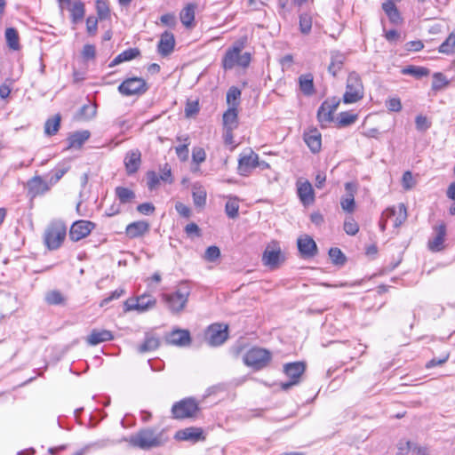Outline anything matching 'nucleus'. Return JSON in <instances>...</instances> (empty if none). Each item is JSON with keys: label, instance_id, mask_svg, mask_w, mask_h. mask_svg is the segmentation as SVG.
Returning a JSON list of instances; mask_svg holds the SVG:
<instances>
[{"label": "nucleus", "instance_id": "1", "mask_svg": "<svg viewBox=\"0 0 455 455\" xmlns=\"http://www.w3.org/2000/svg\"><path fill=\"white\" fill-rule=\"evenodd\" d=\"M247 36L239 38L231 47H229L221 60V66L224 70H230L234 68H247L251 61L250 52H242L247 44Z\"/></svg>", "mask_w": 455, "mask_h": 455}, {"label": "nucleus", "instance_id": "2", "mask_svg": "<svg viewBox=\"0 0 455 455\" xmlns=\"http://www.w3.org/2000/svg\"><path fill=\"white\" fill-rule=\"evenodd\" d=\"M129 443L133 447L142 450H149L163 444V435L152 428L140 429L129 438Z\"/></svg>", "mask_w": 455, "mask_h": 455}, {"label": "nucleus", "instance_id": "3", "mask_svg": "<svg viewBox=\"0 0 455 455\" xmlns=\"http://www.w3.org/2000/svg\"><path fill=\"white\" fill-rule=\"evenodd\" d=\"M67 235V227L60 220L51 222L44 234L45 246L51 250H57L60 247Z\"/></svg>", "mask_w": 455, "mask_h": 455}, {"label": "nucleus", "instance_id": "4", "mask_svg": "<svg viewBox=\"0 0 455 455\" xmlns=\"http://www.w3.org/2000/svg\"><path fill=\"white\" fill-rule=\"evenodd\" d=\"M363 84L358 73L352 71L348 74L346 92L342 100L346 104L356 103L363 98Z\"/></svg>", "mask_w": 455, "mask_h": 455}, {"label": "nucleus", "instance_id": "5", "mask_svg": "<svg viewBox=\"0 0 455 455\" xmlns=\"http://www.w3.org/2000/svg\"><path fill=\"white\" fill-rule=\"evenodd\" d=\"M190 294L189 286L184 283H181L175 292L164 294V299L172 313H180L182 311L188 302Z\"/></svg>", "mask_w": 455, "mask_h": 455}, {"label": "nucleus", "instance_id": "6", "mask_svg": "<svg viewBox=\"0 0 455 455\" xmlns=\"http://www.w3.org/2000/svg\"><path fill=\"white\" fill-rule=\"evenodd\" d=\"M156 305V299L147 293L140 296L129 298L124 302V311H137L138 313H145L154 308Z\"/></svg>", "mask_w": 455, "mask_h": 455}, {"label": "nucleus", "instance_id": "7", "mask_svg": "<svg viewBox=\"0 0 455 455\" xmlns=\"http://www.w3.org/2000/svg\"><path fill=\"white\" fill-rule=\"evenodd\" d=\"M271 360V353L261 347H252L243 355V363L254 370L265 368Z\"/></svg>", "mask_w": 455, "mask_h": 455}, {"label": "nucleus", "instance_id": "8", "mask_svg": "<svg viewBox=\"0 0 455 455\" xmlns=\"http://www.w3.org/2000/svg\"><path fill=\"white\" fill-rule=\"evenodd\" d=\"M148 90V84L146 80L138 76L126 78L118 86V92L124 96H140Z\"/></svg>", "mask_w": 455, "mask_h": 455}, {"label": "nucleus", "instance_id": "9", "mask_svg": "<svg viewBox=\"0 0 455 455\" xmlns=\"http://www.w3.org/2000/svg\"><path fill=\"white\" fill-rule=\"evenodd\" d=\"M199 410L198 403L194 398H185L172 405V413L174 419H181L196 417Z\"/></svg>", "mask_w": 455, "mask_h": 455}, {"label": "nucleus", "instance_id": "10", "mask_svg": "<svg viewBox=\"0 0 455 455\" xmlns=\"http://www.w3.org/2000/svg\"><path fill=\"white\" fill-rule=\"evenodd\" d=\"M61 12L67 10L73 24L81 22L85 15V5L81 0H57Z\"/></svg>", "mask_w": 455, "mask_h": 455}, {"label": "nucleus", "instance_id": "11", "mask_svg": "<svg viewBox=\"0 0 455 455\" xmlns=\"http://www.w3.org/2000/svg\"><path fill=\"white\" fill-rule=\"evenodd\" d=\"M306 365L302 362H294L289 363L283 365V372L289 377L291 379L286 382L281 383V387L283 390H289L293 386H296L299 383L300 378L305 372Z\"/></svg>", "mask_w": 455, "mask_h": 455}, {"label": "nucleus", "instance_id": "12", "mask_svg": "<svg viewBox=\"0 0 455 455\" xmlns=\"http://www.w3.org/2000/svg\"><path fill=\"white\" fill-rule=\"evenodd\" d=\"M262 261L270 268L277 267L283 261V256L277 242L273 241L267 244L262 255Z\"/></svg>", "mask_w": 455, "mask_h": 455}, {"label": "nucleus", "instance_id": "13", "mask_svg": "<svg viewBox=\"0 0 455 455\" xmlns=\"http://www.w3.org/2000/svg\"><path fill=\"white\" fill-rule=\"evenodd\" d=\"M228 337V325L214 323L208 327L205 338L211 346H220Z\"/></svg>", "mask_w": 455, "mask_h": 455}, {"label": "nucleus", "instance_id": "14", "mask_svg": "<svg viewBox=\"0 0 455 455\" xmlns=\"http://www.w3.org/2000/svg\"><path fill=\"white\" fill-rule=\"evenodd\" d=\"M175 45L176 39L174 34L169 30H165L160 35L156 50L161 57L166 58L174 52Z\"/></svg>", "mask_w": 455, "mask_h": 455}, {"label": "nucleus", "instance_id": "15", "mask_svg": "<svg viewBox=\"0 0 455 455\" xmlns=\"http://www.w3.org/2000/svg\"><path fill=\"white\" fill-rule=\"evenodd\" d=\"M95 228V224L89 220H77L74 222L69 230V238L77 242L86 237Z\"/></svg>", "mask_w": 455, "mask_h": 455}, {"label": "nucleus", "instance_id": "16", "mask_svg": "<svg viewBox=\"0 0 455 455\" xmlns=\"http://www.w3.org/2000/svg\"><path fill=\"white\" fill-rule=\"evenodd\" d=\"M197 4L196 3H188L180 10L179 18L183 27L188 30H192L196 26V12Z\"/></svg>", "mask_w": 455, "mask_h": 455}, {"label": "nucleus", "instance_id": "17", "mask_svg": "<svg viewBox=\"0 0 455 455\" xmlns=\"http://www.w3.org/2000/svg\"><path fill=\"white\" fill-rule=\"evenodd\" d=\"M357 116H317L318 121L323 127L333 123L337 128H343L353 124Z\"/></svg>", "mask_w": 455, "mask_h": 455}, {"label": "nucleus", "instance_id": "18", "mask_svg": "<svg viewBox=\"0 0 455 455\" xmlns=\"http://www.w3.org/2000/svg\"><path fill=\"white\" fill-rule=\"evenodd\" d=\"M223 116V127L224 133L223 138L226 145H230L233 148L235 147L233 130L236 129L239 124L238 116Z\"/></svg>", "mask_w": 455, "mask_h": 455}, {"label": "nucleus", "instance_id": "19", "mask_svg": "<svg viewBox=\"0 0 455 455\" xmlns=\"http://www.w3.org/2000/svg\"><path fill=\"white\" fill-rule=\"evenodd\" d=\"M259 164V156L251 152L248 155L241 156L238 161V172L242 176H247Z\"/></svg>", "mask_w": 455, "mask_h": 455}, {"label": "nucleus", "instance_id": "20", "mask_svg": "<svg viewBox=\"0 0 455 455\" xmlns=\"http://www.w3.org/2000/svg\"><path fill=\"white\" fill-rule=\"evenodd\" d=\"M303 139L310 151L318 153L322 148V135L316 128H309L304 132Z\"/></svg>", "mask_w": 455, "mask_h": 455}, {"label": "nucleus", "instance_id": "21", "mask_svg": "<svg viewBox=\"0 0 455 455\" xmlns=\"http://www.w3.org/2000/svg\"><path fill=\"white\" fill-rule=\"evenodd\" d=\"M346 196L341 198L340 205L342 210L348 213H352L355 209V195L357 187L353 182H347L345 184Z\"/></svg>", "mask_w": 455, "mask_h": 455}, {"label": "nucleus", "instance_id": "22", "mask_svg": "<svg viewBox=\"0 0 455 455\" xmlns=\"http://www.w3.org/2000/svg\"><path fill=\"white\" fill-rule=\"evenodd\" d=\"M298 249L304 258L314 257L317 253L315 242L309 235L300 236L298 241Z\"/></svg>", "mask_w": 455, "mask_h": 455}, {"label": "nucleus", "instance_id": "23", "mask_svg": "<svg viewBox=\"0 0 455 455\" xmlns=\"http://www.w3.org/2000/svg\"><path fill=\"white\" fill-rule=\"evenodd\" d=\"M346 62V56L339 51H332L330 54V64L328 72L336 77L343 69Z\"/></svg>", "mask_w": 455, "mask_h": 455}, {"label": "nucleus", "instance_id": "24", "mask_svg": "<svg viewBox=\"0 0 455 455\" xmlns=\"http://www.w3.org/2000/svg\"><path fill=\"white\" fill-rule=\"evenodd\" d=\"M175 438L180 441H190L196 443L200 440H204V431L201 427H190L185 429L179 430Z\"/></svg>", "mask_w": 455, "mask_h": 455}, {"label": "nucleus", "instance_id": "25", "mask_svg": "<svg viewBox=\"0 0 455 455\" xmlns=\"http://www.w3.org/2000/svg\"><path fill=\"white\" fill-rule=\"evenodd\" d=\"M241 90L236 86H231L227 92L228 109L224 114H236L241 102Z\"/></svg>", "mask_w": 455, "mask_h": 455}, {"label": "nucleus", "instance_id": "26", "mask_svg": "<svg viewBox=\"0 0 455 455\" xmlns=\"http://www.w3.org/2000/svg\"><path fill=\"white\" fill-rule=\"evenodd\" d=\"M435 235L433 239L428 241V248L432 251H440L443 250V244L446 235V226L443 222L435 228Z\"/></svg>", "mask_w": 455, "mask_h": 455}, {"label": "nucleus", "instance_id": "27", "mask_svg": "<svg viewBox=\"0 0 455 455\" xmlns=\"http://www.w3.org/2000/svg\"><path fill=\"white\" fill-rule=\"evenodd\" d=\"M141 164V154L139 149L129 151L124 157V165L129 175L135 173Z\"/></svg>", "mask_w": 455, "mask_h": 455}, {"label": "nucleus", "instance_id": "28", "mask_svg": "<svg viewBox=\"0 0 455 455\" xmlns=\"http://www.w3.org/2000/svg\"><path fill=\"white\" fill-rule=\"evenodd\" d=\"M114 336L110 331L93 329L86 337V342L90 346H96L100 343L112 340Z\"/></svg>", "mask_w": 455, "mask_h": 455}, {"label": "nucleus", "instance_id": "29", "mask_svg": "<svg viewBox=\"0 0 455 455\" xmlns=\"http://www.w3.org/2000/svg\"><path fill=\"white\" fill-rule=\"evenodd\" d=\"M149 231V223L145 220L134 221L126 227V235L130 238H137Z\"/></svg>", "mask_w": 455, "mask_h": 455}, {"label": "nucleus", "instance_id": "30", "mask_svg": "<svg viewBox=\"0 0 455 455\" xmlns=\"http://www.w3.org/2000/svg\"><path fill=\"white\" fill-rule=\"evenodd\" d=\"M91 132L87 130L77 131L70 133L67 139L68 149L69 148H81L85 141L89 140Z\"/></svg>", "mask_w": 455, "mask_h": 455}, {"label": "nucleus", "instance_id": "31", "mask_svg": "<svg viewBox=\"0 0 455 455\" xmlns=\"http://www.w3.org/2000/svg\"><path fill=\"white\" fill-rule=\"evenodd\" d=\"M298 196L304 205H309L315 201V193L312 185L307 180L298 183Z\"/></svg>", "mask_w": 455, "mask_h": 455}, {"label": "nucleus", "instance_id": "32", "mask_svg": "<svg viewBox=\"0 0 455 455\" xmlns=\"http://www.w3.org/2000/svg\"><path fill=\"white\" fill-rule=\"evenodd\" d=\"M48 189L47 183L39 176H36L28 181V191L32 197L43 195Z\"/></svg>", "mask_w": 455, "mask_h": 455}, {"label": "nucleus", "instance_id": "33", "mask_svg": "<svg viewBox=\"0 0 455 455\" xmlns=\"http://www.w3.org/2000/svg\"><path fill=\"white\" fill-rule=\"evenodd\" d=\"M300 92L306 96H311L315 92L314 76L311 73L300 75L298 79Z\"/></svg>", "mask_w": 455, "mask_h": 455}, {"label": "nucleus", "instance_id": "34", "mask_svg": "<svg viewBox=\"0 0 455 455\" xmlns=\"http://www.w3.org/2000/svg\"><path fill=\"white\" fill-rule=\"evenodd\" d=\"M167 342L176 346H187L190 343V333L187 330L173 331L167 338Z\"/></svg>", "mask_w": 455, "mask_h": 455}, {"label": "nucleus", "instance_id": "35", "mask_svg": "<svg viewBox=\"0 0 455 455\" xmlns=\"http://www.w3.org/2000/svg\"><path fill=\"white\" fill-rule=\"evenodd\" d=\"M140 54L141 53H140V49L129 48L127 50H124L121 53H119L117 56H116L109 66L114 67V66L121 64L123 62L132 60L140 57Z\"/></svg>", "mask_w": 455, "mask_h": 455}, {"label": "nucleus", "instance_id": "36", "mask_svg": "<svg viewBox=\"0 0 455 455\" xmlns=\"http://www.w3.org/2000/svg\"><path fill=\"white\" fill-rule=\"evenodd\" d=\"M6 44L12 51H19L20 49V36L16 28H7L4 33Z\"/></svg>", "mask_w": 455, "mask_h": 455}, {"label": "nucleus", "instance_id": "37", "mask_svg": "<svg viewBox=\"0 0 455 455\" xmlns=\"http://www.w3.org/2000/svg\"><path fill=\"white\" fill-rule=\"evenodd\" d=\"M438 52L445 55L455 54V28L438 47Z\"/></svg>", "mask_w": 455, "mask_h": 455}, {"label": "nucleus", "instance_id": "38", "mask_svg": "<svg viewBox=\"0 0 455 455\" xmlns=\"http://www.w3.org/2000/svg\"><path fill=\"white\" fill-rule=\"evenodd\" d=\"M340 98L333 96L327 98L320 106L317 114H332L340 104Z\"/></svg>", "mask_w": 455, "mask_h": 455}, {"label": "nucleus", "instance_id": "39", "mask_svg": "<svg viewBox=\"0 0 455 455\" xmlns=\"http://www.w3.org/2000/svg\"><path fill=\"white\" fill-rule=\"evenodd\" d=\"M160 345V340L157 337L147 334L144 342L138 347L140 353H146L156 349Z\"/></svg>", "mask_w": 455, "mask_h": 455}, {"label": "nucleus", "instance_id": "40", "mask_svg": "<svg viewBox=\"0 0 455 455\" xmlns=\"http://www.w3.org/2000/svg\"><path fill=\"white\" fill-rule=\"evenodd\" d=\"M95 8L97 17L100 20H108L111 16V11L108 0H96Z\"/></svg>", "mask_w": 455, "mask_h": 455}, {"label": "nucleus", "instance_id": "41", "mask_svg": "<svg viewBox=\"0 0 455 455\" xmlns=\"http://www.w3.org/2000/svg\"><path fill=\"white\" fill-rule=\"evenodd\" d=\"M429 69L425 67L410 65L403 68L402 74L410 75L416 78H421L429 75Z\"/></svg>", "mask_w": 455, "mask_h": 455}, {"label": "nucleus", "instance_id": "42", "mask_svg": "<svg viewBox=\"0 0 455 455\" xmlns=\"http://www.w3.org/2000/svg\"><path fill=\"white\" fill-rule=\"evenodd\" d=\"M206 191L201 186L195 185L193 187L192 196L194 204L196 207H204L206 204Z\"/></svg>", "mask_w": 455, "mask_h": 455}, {"label": "nucleus", "instance_id": "43", "mask_svg": "<svg viewBox=\"0 0 455 455\" xmlns=\"http://www.w3.org/2000/svg\"><path fill=\"white\" fill-rule=\"evenodd\" d=\"M115 193L120 203L124 204L131 203L135 198L134 192L124 187H116Z\"/></svg>", "mask_w": 455, "mask_h": 455}, {"label": "nucleus", "instance_id": "44", "mask_svg": "<svg viewBox=\"0 0 455 455\" xmlns=\"http://www.w3.org/2000/svg\"><path fill=\"white\" fill-rule=\"evenodd\" d=\"M60 126V116H55L46 120L44 124V132L48 136L55 135Z\"/></svg>", "mask_w": 455, "mask_h": 455}, {"label": "nucleus", "instance_id": "45", "mask_svg": "<svg viewBox=\"0 0 455 455\" xmlns=\"http://www.w3.org/2000/svg\"><path fill=\"white\" fill-rule=\"evenodd\" d=\"M447 77L441 72L433 75L432 89L435 92L441 91L449 85Z\"/></svg>", "mask_w": 455, "mask_h": 455}, {"label": "nucleus", "instance_id": "46", "mask_svg": "<svg viewBox=\"0 0 455 455\" xmlns=\"http://www.w3.org/2000/svg\"><path fill=\"white\" fill-rule=\"evenodd\" d=\"M239 204L235 197H230L225 205V212L228 218L236 219L238 217Z\"/></svg>", "mask_w": 455, "mask_h": 455}, {"label": "nucleus", "instance_id": "47", "mask_svg": "<svg viewBox=\"0 0 455 455\" xmlns=\"http://www.w3.org/2000/svg\"><path fill=\"white\" fill-rule=\"evenodd\" d=\"M299 30L302 34L307 35L312 28V16L307 13H302L299 15Z\"/></svg>", "mask_w": 455, "mask_h": 455}, {"label": "nucleus", "instance_id": "48", "mask_svg": "<svg viewBox=\"0 0 455 455\" xmlns=\"http://www.w3.org/2000/svg\"><path fill=\"white\" fill-rule=\"evenodd\" d=\"M329 256L333 264L343 266L346 263V256L340 249L334 247L329 250Z\"/></svg>", "mask_w": 455, "mask_h": 455}, {"label": "nucleus", "instance_id": "49", "mask_svg": "<svg viewBox=\"0 0 455 455\" xmlns=\"http://www.w3.org/2000/svg\"><path fill=\"white\" fill-rule=\"evenodd\" d=\"M395 216L394 226L395 228L400 227L407 219V209L404 204H399L397 208L395 207Z\"/></svg>", "mask_w": 455, "mask_h": 455}, {"label": "nucleus", "instance_id": "50", "mask_svg": "<svg viewBox=\"0 0 455 455\" xmlns=\"http://www.w3.org/2000/svg\"><path fill=\"white\" fill-rule=\"evenodd\" d=\"M45 300L49 305H62L65 298L59 291H51L45 296Z\"/></svg>", "mask_w": 455, "mask_h": 455}, {"label": "nucleus", "instance_id": "51", "mask_svg": "<svg viewBox=\"0 0 455 455\" xmlns=\"http://www.w3.org/2000/svg\"><path fill=\"white\" fill-rule=\"evenodd\" d=\"M344 231L349 235H355L359 231V226L352 217H347L344 222Z\"/></svg>", "mask_w": 455, "mask_h": 455}, {"label": "nucleus", "instance_id": "52", "mask_svg": "<svg viewBox=\"0 0 455 455\" xmlns=\"http://www.w3.org/2000/svg\"><path fill=\"white\" fill-rule=\"evenodd\" d=\"M147 176V185L149 190H154L158 188L160 184V176L154 171H148L146 174Z\"/></svg>", "mask_w": 455, "mask_h": 455}, {"label": "nucleus", "instance_id": "53", "mask_svg": "<svg viewBox=\"0 0 455 455\" xmlns=\"http://www.w3.org/2000/svg\"><path fill=\"white\" fill-rule=\"evenodd\" d=\"M98 17L89 16L85 20L86 32L90 36H94L98 31Z\"/></svg>", "mask_w": 455, "mask_h": 455}, {"label": "nucleus", "instance_id": "54", "mask_svg": "<svg viewBox=\"0 0 455 455\" xmlns=\"http://www.w3.org/2000/svg\"><path fill=\"white\" fill-rule=\"evenodd\" d=\"M200 110L199 100L197 98L195 99H188L186 107H185V114H197Z\"/></svg>", "mask_w": 455, "mask_h": 455}, {"label": "nucleus", "instance_id": "55", "mask_svg": "<svg viewBox=\"0 0 455 455\" xmlns=\"http://www.w3.org/2000/svg\"><path fill=\"white\" fill-rule=\"evenodd\" d=\"M220 256V250L215 245L209 246L204 253V259L210 262L215 261Z\"/></svg>", "mask_w": 455, "mask_h": 455}, {"label": "nucleus", "instance_id": "56", "mask_svg": "<svg viewBox=\"0 0 455 455\" xmlns=\"http://www.w3.org/2000/svg\"><path fill=\"white\" fill-rule=\"evenodd\" d=\"M160 24L164 27L174 28L176 26V17L173 13L167 12L160 17Z\"/></svg>", "mask_w": 455, "mask_h": 455}, {"label": "nucleus", "instance_id": "57", "mask_svg": "<svg viewBox=\"0 0 455 455\" xmlns=\"http://www.w3.org/2000/svg\"><path fill=\"white\" fill-rule=\"evenodd\" d=\"M415 124L419 132H425L431 126V121L427 116H417Z\"/></svg>", "mask_w": 455, "mask_h": 455}, {"label": "nucleus", "instance_id": "58", "mask_svg": "<svg viewBox=\"0 0 455 455\" xmlns=\"http://www.w3.org/2000/svg\"><path fill=\"white\" fill-rule=\"evenodd\" d=\"M395 214V207L387 208L381 215L379 221V228L382 232L386 230L387 219Z\"/></svg>", "mask_w": 455, "mask_h": 455}, {"label": "nucleus", "instance_id": "59", "mask_svg": "<svg viewBox=\"0 0 455 455\" xmlns=\"http://www.w3.org/2000/svg\"><path fill=\"white\" fill-rule=\"evenodd\" d=\"M124 293H125V290L124 288H118V289L115 290L114 291H112L109 296H108L107 298L102 299L101 302L100 303V306L104 307L107 304H108L110 301L119 299Z\"/></svg>", "mask_w": 455, "mask_h": 455}, {"label": "nucleus", "instance_id": "60", "mask_svg": "<svg viewBox=\"0 0 455 455\" xmlns=\"http://www.w3.org/2000/svg\"><path fill=\"white\" fill-rule=\"evenodd\" d=\"M82 57L86 60H94L96 57V49L93 44H85L82 50Z\"/></svg>", "mask_w": 455, "mask_h": 455}, {"label": "nucleus", "instance_id": "61", "mask_svg": "<svg viewBox=\"0 0 455 455\" xmlns=\"http://www.w3.org/2000/svg\"><path fill=\"white\" fill-rule=\"evenodd\" d=\"M188 146L189 143H184L176 147V154L181 161H186L188 158Z\"/></svg>", "mask_w": 455, "mask_h": 455}, {"label": "nucleus", "instance_id": "62", "mask_svg": "<svg viewBox=\"0 0 455 455\" xmlns=\"http://www.w3.org/2000/svg\"><path fill=\"white\" fill-rule=\"evenodd\" d=\"M161 180L172 184L173 182V179L172 177L171 167L165 164L164 168L161 170V174L159 175Z\"/></svg>", "mask_w": 455, "mask_h": 455}, {"label": "nucleus", "instance_id": "63", "mask_svg": "<svg viewBox=\"0 0 455 455\" xmlns=\"http://www.w3.org/2000/svg\"><path fill=\"white\" fill-rule=\"evenodd\" d=\"M424 48V44L421 40H414L406 43L405 49L408 52H419Z\"/></svg>", "mask_w": 455, "mask_h": 455}, {"label": "nucleus", "instance_id": "64", "mask_svg": "<svg viewBox=\"0 0 455 455\" xmlns=\"http://www.w3.org/2000/svg\"><path fill=\"white\" fill-rule=\"evenodd\" d=\"M387 107L388 110L391 112L401 111L402 104H401L400 99H398V98L389 99L387 102Z\"/></svg>", "mask_w": 455, "mask_h": 455}]
</instances>
